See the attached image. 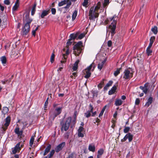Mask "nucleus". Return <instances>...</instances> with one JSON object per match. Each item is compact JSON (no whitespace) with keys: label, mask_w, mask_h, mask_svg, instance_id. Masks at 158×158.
Instances as JSON below:
<instances>
[{"label":"nucleus","mask_w":158,"mask_h":158,"mask_svg":"<svg viewBox=\"0 0 158 158\" xmlns=\"http://www.w3.org/2000/svg\"><path fill=\"white\" fill-rule=\"evenodd\" d=\"M121 69V68L119 69L118 68L116 71H114V75L115 77L117 76L120 73V70Z\"/></svg>","instance_id":"obj_32"},{"label":"nucleus","mask_w":158,"mask_h":158,"mask_svg":"<svg viewBox=\"0 0 158 158\" xmlns=\"http://www.w3.org/2000/svg\"><path fill=\"white\" fill-rule=\"evenodd\" d=\"M94 64V63L90 65L86 69L83 71V73L85 76L84 77L86 78H89L90 76L91 73L90 71L93 67V65Z\"/></svg>","instance_id":"obj_7"},{"label":"nucleus","mask_w":158,"mask_h":158,"mask_svg":"<svg viewBox=\"0 0 158 158\" xmlns=\"http://www.w3.org/2000/svg\"><path fill=\"white\" fill-rule=\"evenodd\" d=\"M19 4H16L15 3V5L12 8V10L14 11L16 10L19 7Z\"/></svg>","instance_id":"obj_35"},{"label":"nucleus","mask_w":158,"mask_h":158,"mask_svg":"<svg viewBox=\"0 0 158 158\" xmlns=\"http://www.w3.org/2000/svg\"><path fill=\"white\" fill-rule=\"evenodd\" d=\"M78 136L79 137H83L84 136V135L81 132H78Z\"/></svg>","instance_id":"obj_54"},{"label":"nucleus","mask_w":158,"mask_h":158,"mask_svg":"<svg viewBox=\"0 0 158 158\" xmlns=\"http://www.w3.org/2000/svg\"><path fill=\"white\" fill-rule=\"evenodd\" d=\"M88 0H84V2L82 3V5L83 6H86L87 5L88 3Z\"/></svg>","instance_id":"obj_47"},{"label":"nucleus","mask_w":158,"mask_h":158,"mask_svg":"<svg viewBox=\"0 0 158 158\" xmlns=\"http://www.w3.org/2000/svg\"><path fill=\"white\" fill-rule=\"evenodd\" d=\"M77 14V11L76 10H75L74 12L73 15H72V20H74L76 18Z\"/></svg>","instance_id":"obj_33"},{"label":"nucleus","mask_w":158,"mask_h":158,"mask_svg":"<svg viewBox=\"0 0 158 158\" xmlns=\"http://www.w3.org/2000/svg\"><path fill=\"white\" fill-rule=\"evenodd\" d=\"M111 24L109 26V28L110 30V32L111 33V36H113L115 33V31L116 27L117 22L114 17L110 19Z\"/></svg>","instance_id":"obj_3"},{"label":"nucleus","mask_w":158,"mask_h":158,"mask_svg":"<svg viewBox=\"0 0 158 158\" xmlns=\"http://www.w3.org/2000/svg\"><path fill=\"white\" fill-rule=\"evenodd\" d=\"M89 13V19L90 20H94V19L98 16V13L94 10L93 7L90 8Z\"/></svg>","instance_id":"obj_6"},{"label":"nucleus","mask_w":158,"mask_h":158,"mask_svg":"<svg viewBox=\"0 0 158 158\" xmlns=\"http://www.w3.org/2000/svg\"><path fill=\"white\" fill-rule=\"evenodd\" d=\"M104 150L102 149H100L98 151V154L97 156V158H100L101 155L103 153Z\"/></svg>","instance_id":"obj_18"},{"label":"nucleus","mask_w":158,"mask_h":158,"mask_svg":"<svg viewBox=\"0 0 158 158\" xmlns=\"http://www.w3.org/2000/svg\"><path fill=\"white\" fill-rule=\"evenodd\" d=\"M48 101H46L45 104H44V110H46V108L47 107L48 104Z\"/></svg>","instance_id":"obj_55"},{"label":"nucleus","mask_w":158,"mask_h":158,"mask_svg":"<svg viewBox=\"0 0 158 158\" xmlns=\"http://www.w3.org/2000/svg\"><path fill=\"white\" fill-rule=\"evenodd\" d=\"M65 143L64 142H63L59 144L55 148V151L56 152H58L61 150L65 146Z\"/></svg>","instance_id":"obj_12"},{"label":"nucleus","mask_w":158,"mask_h":158,"mask_svg":"<svg viewBox=\"0 0 158 158\" xmlns=\"http://www.w3.org/2000/svg\"><path fill=\"white\" fill-rule=\"evenodd\" d=\"M36 6V4L35 3L33 7L32 8L31 11V14L32 15H33L35 12V8Z\"/></svg>","instance_id":"obj_27"},{"label":"nucleus","mask_w":158,"mask_h":158,"mask_svg":"<svg viewBox=\"0 0 158 158\" xmlns=\"http://www.w3.org/2000/svg\"><path fill=\"white\" fill-rule=\"evenodd\" d=\"M124 73L123 77L125 79H130L133 77V73L131 72L128 69L125 70L124 72Z\"/></svg>","instance_id":"obj_9"},{"label":"nucleus","mask_w":158,"mask_h":158,"mask_svg":"<svg viewBox=\"0 0 158 158\" xmlns=\"http://www.w3.org/2000/svg\"><path fill=\"white\" fill-rule=\"evenodd\" d=\"M152 52V51L149 48H147V53L148 56L151 55Z\"/></svg>","instance_id":"obj_45"},{"label":"nucleus","mask_w":158,"mask_h":158,"mask_svg":"<svg viewBox=\"0 0 158 158\" xmlns=\"http://www.w3.org/2000/svg\"><path fill=\"white\" fill-rule=\"evenodd\" d=\"M100 7V6H99V5H97L95 6L94 10L95 11V12H96L98 11V10L99 9Z\"/></svg>","instance_id":"obj_49"},{"label":"nucleus","mask_w":158,"mask_h":158,"mask_svg":"<svg viewBox=\"0 0 158 158\" xmlns=\"http://www.w3.org/2000/svg\"><path fill=\"white\" fill-rule=\"evenodd\" d=\"M125 136L127 139H128L129 142H131L132 140L133 139V135H131L130 133H128Z\"/></svg>","instance_id":"obj_19"},{"label":"nucleus","mask_w":158,"mask_h":158,"mask_svg":"<svg viewBox=\"0 0 158 158\" xmlns=\"http://www.w3.org/2000/svg\"><path fill=\"white\" fill-rule=\"evenodd\" d=\"M151 31L155 34H156L158 32L157 28V27L156 26H154L152 29Z\"/></svg>","instance_id":"obj_31"},{"label":"nucleus","mask_w":158,"mask_h":158,"mask_svg":"<svg viewBox=\"0 0 158 158\" xmlns=\"http://www.w3.org/2000/svg\"><path fill=\"white\" fill-rule=\"evenodd\" d=\"M83 128L82 127H80L79 128L78 130V132H81V131H83Z\"/></svg>","instance_id":"obj_59"},{"label":"nucleus","mask_w":158,"mask_h":158,"mask_svg":"<svg viewBox=\"0 0 158 158\" xmlns=\"http://www.w3.org/2000/svg\"><path fill=\"white\" fill-rule=\"evenodd\" d=\"M155 37L154 36H152L151 37L150 39V43L153 44L154 41L155 40Z\"/></svg>","instance_id":"obj_43"},{"label":"nucleus","mask_w":158,"mask_h":158,"mask_svg":"<svg viewBox=\"0 0 158 158\" xmlns=\"http://www.w3.org/2000/svg\"><path fill=\"white\" fill-rule=\"evenodd\" d=\"M153 98L152 97L149 98L148 99V102L145 104V106L147 107H148L152 102Z\"/></svg>","instance_id":"obj_17"},{"label":"nucleus","mask_w":158,"mask_h":158,"mask_svg":"<svg viewBox=\"0 0 158 158\" xmlns=\"http://www.w3.org/2000/svg\"><path fill=\"white\" fill-rule=\"evenodd\" d=\"M49 10H43L41 15V17L42 18H43L44 16L47 15L49 13Z\"/></svg>","instance_id":"obj_14"},{"label":"nucleus","mask_w":158,"mask_h":158,"mask_svg":"<svg viewBox=\"0 0 158 158\" xmlns=\"http://www.w3.org/2000/svg\"><path fill=\"white\" fill-rule=\"evenodd\" d=\"M69 0H64L59 2L58 4V6H61L64 5L66 4Z\"/></svg>","instance_id":"obj_22"},{"label":"nucleus","mask_w":158,"mask_h":158,"mask_svg":"<svg viewBox=\"0 0 158 158\" xmlns=\"http://www.w3.org/2000/svg\"><path fill=\"white\" fill-rule=\"evenodd\" d=\"M22 123L23 124V127H25L27 125L28 123L26 122H22Z\"/></svg>","instance_id":"obj_56"},{"label":"nucleus","mask_w":158,"mask_h":158,"mask_svg":"<svg viewBox=\"0 0 158 158\" xmlns=\"http://www.w3.org/2000/svg\"><path fill=\"white\" fill-rule=\"evenodd\" d=\"M55 152L54 150H52L49 154L48 155V158H51Z\"/></svg>","instance_id":"obj_39"},{"label":"nucleus","mask_w":158,"mask_h":158,"mask_svg":"<svg viewBox=\"0 0 158 158\" xmlns=\"http://www.w3.org/2000/svg\"><path fill=\"white\" fill-rule=\"evenodd\" d=\"M51 11L52 12V13L53 15H55L56 14V10L55 8H52L51 9Z\"/></svg>","instance_id":"obj_53"},{"label":"nucleus","mask_w":158,"mask_h":158,"mask_svg":"<svg viewBox=\"0 0 158 158\" xmlns=\"http://www.w3.org/2000/svg\"><path fill=\"white\" fill-rule=\"evenodd\" d=\"M89 150L92 152H94L95 150V147L94 145H90L89 146Z\"/></svg>","instance_id":"obj_28"},{"label":"nucleus","mask_w":158,"mask_h":158,"mask_svg":"<svg viewBox=\"0 0 158 158\" xmlns=\"http://www.w3.org/2000/svg\"><path fill=\"white\" fill-rule=\"evenodd\" d=\"M62 107H59L56 108L53 112L50 113L51 115L50 118L54 120L55 118L60 114L62 111Z\"/></svg>","instance_id":"obj_5"},{"label":"nucleus","mask_w":158,"mask_h":158,"mask_svg":"<svg viewBox=\"0 0 158 158\" xmlns=\"http://www.w3.org/2000/svg\"><path fill=\"white\" fill-rule=\"evenodd\" d=\"M107 44H108V47H110L112 45L111 41L110 40H109V41H108Z\"/></svg>","instance_id":"obj_58"},{"label":"nucleus","mask_w":158,"mask_h":158,"mask_svg":"<svg viewBox=\"0 0 158 158\" xmlns=\"http://www.w3.org/2000/svg\"><path fill=\"white\" fill-rule=\"evenodd\" d=\"M130 127H125V129L124 130V132L125 133H127L130 130Z\"/></svg>","instance_id":"obj_46"},{"label":"nucleus","mask_w":158,"mask_h":158,"mask_svg":"<svg viewBox=\"0 0 158 158\" xmlns=\"http://www.w3.org/2000/svg\"><path fill=\"white\" fill-rule=\"evenodd\" d=\"M34 136H32L31 137L30 141V145L31 147H32L33 144V142L34 140Z\"/></svg>","instance_id":"obj_36"},{"label":"nucleus","mask_w":158,"mask_h":158,"mask_svg":"<svg viewBox=\"0 0 158 158\" xmlns=\"http://www.w3.org/2000/svg\"><path fill=\"white\" fill-rule=\"evenodd\" d=\"M10 121V118L9 116L7 117L5 119V123L4 126L2 127L3 129L5 130L7 128V127L9 125Z\"/></svg>","instance_id":"obj_11"},{"label":"nucleus","mask_w":158,"mask_h":158,"mask_svg":"<svg viewBox=\"0 0 158 158\" xmlns=\"http://www.w3.org/2000/svg\"><path fill=\"white\" fill-rule=\"evenodd\" d=\"M0 60L3 64H5L6 62V58L5 56H3L0 58Z\"/></svg>","instance_id":"obj_30"},{"label":"nucleus","mask_w":158,"mask_h":158,"mask_svg":"<svg viewBox=\"0 0 158 158\" xmlns=\"http://www.w3.org/2000/svg\"><path fill=\"white\" fill-rule=\"evenodd\" d=\"M8 111L9 109L6 107H3L2 112L4 114H5L8 113Z\"/></svg>","instance_id":"obj_29"},{"label":"nucleus","mask_w":158,"mask_h":158,"mask_svg":"<svg viewBox=\"0 0 158 158\" xmlns=\"http://www.w3.org/2000/svg\"><path fill=\"white\" fill-rule=\"evenodd\" d=\"M62 56H63V58L62 59H64L65 60H61L60 61L61 62V66H62V67H63V65L62 64V63H64L66 62V60L67 58V55H66L65 53H64L63 52V53H62Z\"/></svg>","instance_id":"obj_15"},{"label":"nucleus","mask_w":158,"mask_h":158,"mask_svg":"<svg viewBox=\"0 0 158 158\" xmlns=\"http://www.w3.org/2000/svg\"><path fill=\"white\" fill-rule=\"evenodd\" d=\"M66 4H67L66 6L64 7L65 9L68 8L71 5V2L69 1L68 3H67Z\"/></svg>","instance_id":"obj_42"},{"label":"nucleus","mask_w":158,"mask_h":158,"mask_svg":"<svg viewBox=\"0 0 158 158\" xmlns=\"http://www.w3.org/2000/svg\"><path fill=\"white\" fill-rule=\"evenodd\" d=\"M82 47V43L81 41H79L75 44L73 47V50L74 54L76 56L79 55L82 52V49L81 47Z\"/></svg>","instance_id":"obj_2"},{"label":"nucleus","mask_w":158,"mask_h":158,"mask_svg":"<svg viewBox=\"0 0 158 158\" xmlns=\"http://www.w3.org/2000/svg\"><path fill=\"white\" fill-rule=\"evenodd\" d=\"M104 79H103V80L98 85V88L101 89L102 88V86L104 84Z\"/></svg>","instance_id":"obj_38"},{"label":"nucleus","mask_w":158,"mask_h":158,"mask_svg":"<svg viewBox=\"0 0 158 158\" xmlns=\"http://www.w3.org/2000/svg\"><path fill=\"white\" fill-rule=\"evenodd\" d=\"M93 109L94 108L90 104L89 105V109L90 110L89 111L91 113H93Z\"/></svg>","instance_id":"obj_51"},{"label":"nucleus","mask_w":158,"mask_h":158,"mask_svg":"<svg viewBox=\"0 0 158 158\" xmlns=\"http://www.w3.org/2000/svg\"><path fill=\"white\" fill-rule=\"evenodd\" d=\"M23 144L22 143L19 142L18 143L15 147L12 149V152L13 154H15L16 152H19L21 150V148L23 147Z\"/></svg>","instance_id":"obj_8"},{"label":"nucleus","mask_w":158,"mask_h":158,"mask_svg":"<svg viewBox=\"0 0 158 158\" xmlns=\"http://www.w3.org/2000/svg\"><path fill=\"white\" fill-rule=\"evenodd\" d=\"M77 34H71L70 35L71 39H75L77 36Z\"/></svg>","instance_id":"obj_44"},{"label":"nucleus","mask_w":158,"mask_h":158,"mask_svg":"<svg viewBox=\"0 0 158 158\" xmlns=\"http://www.w3.org/2000/svg\"><path fill=\"white\" fill-rule=\"evenodd\" d=\"M140 102V100L139 99L137 98L135 101V104L136 105H138Z\"/></svg>","instance_id":"obj_57"},{"label":"nucleus","mask_w":158,"mask_h":158,"mask_svg":"<svg viewBox=\"0 0 158 158\" xmlns=\"http://www.w3.org/2000/svg\"><path fill=\"white\" fill-rule=\"evenodd\" d=\"M148 84H146L144 85L143 87L140 86L139 87L140 89L143 90V92L145 94H146L148 92Z\"/></svg>","instance_id":"obj_13"},{"label":"nucleus","mask_w":158,"mask_h":158,"mask_svg":"<svg viewBox=\"0 0 158 158\" xmlns=\"http://www.w3.org/2000/svg\"><path fill=\"white\" fill-rule=\"evenodd\" d=\"M55 58V54L53 52L50 58V61L52 63H53L54 61V59Z\"/></svg>","instance_id":"obj_37"},{"label":"nucleus","mask_w":158,"mask_h":158,"mask_svg":"<svg viewBox=\"0 0 158 158\" xmlns=\"http://www.w3.org/2000/svg\"><path fill=\"white\" fill-rule=\"evenodd\" d=\"M79 62V60H78L76 61L74 64V65L73 66V69L74 71H76L77 69L78 65V63Z\"/></svg>","instance_id":"obj_20"},{"label":"nucleus","mask_w":158,"mask_h":158,"mask_svg":"<svg viewBox=\"0 0 158 158\" xmlns=\"http://www.w3.org/2000/svg\"><path fill=\"white\" fill-rule=\"evenodd\" d=\"M32 19L29 18V14L27 13L24 14L23 17V21L25 23L23 29L22 34L23 35L27 34L30 30V24L32 21Z\"/></svg>","instance_id":"obj_1"},{"label":"nucleus","mask_w":158,"mask_h":158,"mask_svg":"<svg viewBox=\"0 0 158 158\" xmlns=\"http://www.w3.org/2000/svg\"><path fill=\"white\" fill-rule=\"evenodd\" d=\"M72 75L74 76V78H75V77L77 76V74L76 73H73Z\"/></svg>","instance_id":"obj_64"},{"label":"nucleus","mask_w":158,"mask_h":158,"mask_svg":"<svg viewBox=\"0 0 158 158\" xmlns=\"http://www.w3.org/2000/svg\"><path fill=\"white\" fill-rule=\"evenodd\" d=\"M85 34L84 33H81L79 35L78 38L79 39H81L85 36Z\"/></svg>","instance_id":"obj_48"},{"label":"nucleus","mask_w":158,"mask_h":158,"mask_svg":"<svg viewBox=\"0 0 158 158\" xmlns=\"http://www.w3.org/2000/svg\"><path fill=\"white\" fill-rule=\"evenodd\" d=\"M51 148V146L50 145H49L45 149V152L44 153V155H46L48 152H49V151L50 150Z\"/></svg>","instance_id":"obj_25"},{"label":"nucleus","mask_w":158,"mask_h":158,"mask_svg":"<svg viewBox=\"0 0 158 158\" xmlns=\"http://www.w3.org/2000/svg\"><path fill=\"white\" fill-rule=\"evenodd\" d=\"M71 40V39L69 40L68 41L67 43L66 46V48H64L62 52V53L63 52V53H65L66 55H68L69 54V46L71 45L72 42L70 41Z\"/></svg>","instance_id":"obj_10"},{"label":"nucleus","mask_w":158,"mask_h":158,"mask_svg":"<svg viewBox=\"0 0 158 158\" xmlns=\"http://www.w3.org/2000/svg\"><path fill=\"white\" fill-rule=\"evenodd\" d=\"M106 60H105L104 61H102L101 63H99L98 65V68L100 70H101L102 69L103 66V65L106 62Z\"/></svg>","instance_id":"obj_23"},{"label":"nucleus","mask_w":158,"mask_h":158,"mask_svg":"<svg viewBox=\"0 0 158 158\" xmlns=\"http://www.w3.org/2000/svg\"><path fill=\"white\" fill-rule=\"evenodd\" d=\"M116 89V86H113L109 92V94L111 95L113 94L115 92Z\"/></svg>","instance_id":"obj_21"},{"label":"nucleus","mask_w":158,"mask_h":158,"mask_svg":"<svg viewBox=\"0 0 158 158\" xmlns=\"http://www.w3.org/2000/svg\"><path fill=\"white\" fill-rule=\"evenodd\" d=\"M10 0H5L4 1V3L5 4L7 5H9L10 4Z\"/></svg>","instance_id":"obj_52"},{"label":"nucleus","mask_w":158,"mask_h":158,"mask_svg":"<svg viewBox=\"0 0 158 158\" xmlns=\"http://www.w3.org/2000/svg\"><path fill=\"white\" fill-rule=\"evenodd\" d=\"M8 81L9 83L11 81L10 79H9V80H7L4 81H2L1 82L3 84H6V82Z\"/></svg>","instance_id":"obj_50"},{"label":"nucleus","mask_w":158,"mask_h":158,"mask_svg":"<svg viewBox=\"0 0 158 158\" xmlns=\"http://www.w3.org/2000/svg\"><path fill=\"white\" fill-rule=\"evenodd\" d=\"M127 139L126 137V136H125L123 139H121V141L124 142Z\"/></svg>","instance_id":"obj_62"},{"label":"nucleus","mask_w":158,"mask_h":158,"mask_svg":"<svg viewBox=\"0 0 158 158\" xmlns=\"http://www.w3.org/2000/svg\"><path fill=\"white\" fill-rule=\"evenodd\" d=\"M110 0H105L103 4L104 7L106 6L109 3Z\"/></svg>","instance_id":"obj_40"},{"label":"nucleus","mask_w":158,"mask_h":158,"mask_svg":"<svg viewBox=\"0 0 158 158\" xmlns=\"http://www.w3.org/2000/svg\"><path fill=\"white\" fill-rule=\"evenodd\" d=\"M0 7L2 11H3L4 10V6H2L1 5H0Z\"/></svg>","instance_id":"obj_61"},{"label":"nucleus","mask_w":158,"mask_h":158,"mask_svg":"<svg viewBox=\"0 0 158 158\" xmlns=\"http://www.w3.org/2000/svg\"><path fill=\"white\" fill-rule=\"evenodd\" d=\"M71 121V117H69L67 119V120L65 123L61 125V131L63 132L64 131H66L68 129L70 126V124Z\"/></svg>","instance_id":"obj_4"},{"label":"nucleus","mask_w":158,"mask_h":158,"mask_svg":"<svg viewBox=\"0 0 158 158\" xmlns=\"http://www.w3.org/2000/svg\"><path fill=\"white\" fill-rule=\"evenodd\" d=\"M110 21V19L108 20V19L106 20L105 21L104 23L105 24H106L108 23V22Z\"/></svg>","instance_id":"obj_60"},{"label":"nucleus","mask_w":158,"mask_h":158,"mask_svg":"<svg viewBox=\"0 0 158 158\" xmlns=\"http://www.w3.org/2000/svg\"><path fill=\"white\" fill-rule=\"evenodd\" d=\"M123 103V101L120 99H116L115 100V105L116 106L121 105Z\"/></svg>","instance_id":"obj_16"},{"label":"nucleus","mask_w":158,"mask_h":158,"mask_svg":"<svg viewBox=\"0 0 158 158\" xmlns=\"http://www.w3.org/2000/svg\"><path fill=\"white\" fill-rule=\"evenodd\" d=\"M91 113L89 110L87 111L85 114V117L87 118H88L91 116Z\"/></svg>","instance_id":"obj_41"},{"label":"nucleus","mask_w":158,"mask_h":158,"mask_svg":"<svg viewBox=\"0 0 158 158\" xmlns=\"http://www.w3.org/2000/svg\"><path fill=\"white\" fill-rule=\"evenodd\" d=\"M107 105H106L102 109L101 111V112L100 114H99V117H100L103 114V113L105 110V109H106V107H107Z\"/></svg>","instance_id":"obj_34"},{"label":"nucleus","mask_w":158,"mask_h":158,"mask_svg":"<svg viewBox=\"0 0 158 158\" xmlns=\"http://www.w3.org/2000/svg\"><path fill=\"white\" fill-rule=\"evenodd\" d=\"M35 33H36V31H34V30L32 31V35H34V36L35 35Z\"/></svg>","instance_id":"obj_63"},{"label":"nucleus","mask_w":158,"mask_h":158,"mask_svg":"<svg viewBox=\"0 0 158 158\" xmlns=\"http://www.w3.org/2000/svg\"><path fill=\"white\" fill-rule=\"evenodd\" d=\"M15 132L19 135H21L22 134V131H19V128H16L15 130Z\"/></svg>","instance_id":"obj_26"},{"label":"nucleus","mask_w":158,"mask_h":158,"mask_svg":"<svg viewBox=\"0 0 158 158\" xmlns=\"http://www.w3.org/2000/svg\"><path fill=\"white\" fill-rule=\"evenodd\" d=\"M113 83V81H110L109 82L107 83L104 88L105 90H107L108 88L111 86Z\"/></svg>","instance_id":"obj_24"}]
</instances>
